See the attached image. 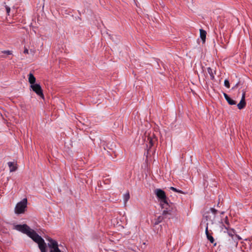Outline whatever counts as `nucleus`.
Returning <instances> with one entry per match:
<instances>
[{"label":"nucleus","instance_id":"f257e3e1","mask_svg":"<svg viewBox=\"0 0 252 252\" xmlns=\"http://www.w3.org/2000/svg\"><path fill=\"white\" fill-rule=\"evenodd\" d=\"M154 193L159 201L161 207L164 209L162 213L164 216L163 219H172L167 216L168 215H173L176 210L174 208V204L172 203H168L169 199L167 197L165 191L160 189H156L154 190Z\"/></svg>","mask_w":252,"mask_h":252},{"label":"nucleus","instance_id":"f03ea898","mask_svg":"<svg viewBox=\"0 0 252 252\" xmlns=\"http://www.w3.org/2000/svg\"><path fill=\"white\" fill-rule=\"evenodd\" d=\"M14 227V229L27 234L35 242L37 243L41 252H46V244L44 240L41 236L37 234L34 230L32 229L27 224L15 225Z\"/></svg>","mask_w":252,"mask_h":252},{"label":"nucleus","instance_id":"7ed1b4c3","mask_svg":"<svg viewBox=\"0 0 252 252\" xmlns=\"http://www.w3.org/2000/svg\"><path fill=\"white\" fill-rule=\"evenodd\" d=\"M204 219L206 220H227L228 219L227 216H224V212H219L214 208H210L208 211L205 212L203 215Z\"/></svg>","mask_w":252,"mask_h":252},{"label":"nucleus","instance_id":"20e7f679","mask_svg":"<svg viewBox=\"0 0 252 252\" xmlns=\"http://www.w3.org/2000/svg\"><path fill=\"white\" fill-rule=\"evenodd\" d=\"M27 199H23L22 201L18 202L15 208V212L17 214H22L24 213L27 208Z\"/></svg>","mask_w":252,"mask_h":252},{"label":"nucleus","instance_id":"39448f33","mask_svg":"<svg viewBox=\"0 0 252 252\" xmlns=\"http://www.w3.org/2000/svg\"><path fill=\"white\" fill-rule=\"evenodd\" d=\"M49 242L48 245V247L51 249L50 251L59 250V245L58 242L51 238H48L46 239Z\"/></svg>","mask_w":252,"mask_h":252},{"label":"nucleus","instance_id":"423d86ee","mask_svg":"<svg viewBox=\"0 0 252 252\" xmlns=\"http://www.w3.org/2000/svg\"><path fill=\"white\" fill-rule=\"evenodd\" d=\"M31 88L38 95L41 96L42 98L44 97L42 90L39 84H35L31 86Z\"/></svg>","mask_w":252,"mask_h":252},{"label":"nucleus","instance_id":"0eeeda50","mask_svg":"<svg viewBox=\"0 0 252 252\" xmlns=\"http://www.w3.org/2000/svg\"><path fill=\"white\" fill-rule=\"evenodd\" d=\"M243 93L242 95V98L240 101V102L237 104L238 108L240 110L244 108L246 106V102H245V94L246 92L243 90L242 91Z\"/></svg>","mask_w":252,"mask_h":252},{"label":"nucleus","instance_id":"6e6552de","mask_svg":"<svg viewBox=\"0 0 252 252\" xmlns=\"http://www.w3.org/2000/svg\"><path fill=\"white\" fill-rule=\"evenodd\" d=\"M157 139L154 135L148 137V144L147 145V146H149V148H151L154 145V144L157 141Z\"/></svg>","mask_w":252,"mask_h":252},{"label":"nucleus","instance_id":"1a4fd4ad","mask_svg":"<svg viewBox=\"0 0 252 252\" xmlns=\"http://www.w3.org/2000/svg\"><path fill=\"white\" fill-rule=\"evenodd\" d=\"M8 165L10 172L15 171L17 169L16 164L14 162H8Z\"/></svg>","mask_w":252,"mask_h":252},{"label":"nucleus","instance_id":"9d476101","mask_svg":"<svg viewBox=\"0 0 252 252\" xmlns=\"http://www.w3.org/2000/svg\"><path fill=\"white\" fill-rule=\"evenodd\" d=\"M28 80L29 83L31 84V86L35 84V82L36 79L32 73L29 74Z\"/></svg>","mask_w":252,"mask_h":252},{"label":"nucleus","instance_id":"9b49d317","mask_svg":"<svg viewBox=\"0 0 252 252\" xmlns=\"http://www.w3.org/2000/svg\"><path fill=\"white\" fill-rule=\"evenodd\" d=\"M200 37L201 40H202L203 42H205V39H206V32L203 30V29H200Z\"/></svg>","mask_w":252,"mask_h":252},{"label":"nucleus","instance_id":"f8f14e48","mask_svg":"<svg viewBox=\"0 0 252 252\" xmlns=\"http://www.w3.org/2000/svg\"><path fill=\"white\" fill-rule=\"evenodd\" d=\"M207 71H208V73L209 74V75H210L211 80L214 79V78H215L214 74H215L216 71H214L213 70V69L210 67L207 68Z\"/></svg>","mask_w":252,"mask_h":252},{"label":"nucleus","instance_id":"ddd939ff","mask_svg":"<svg viewBox=\"0 0 252 252\" xmlns=\"http://www.w3.org/2000/svg\"><path fill=\"white\" fill-rule=\"evenodd\" d=\"M130 198V194L128 191L126 192L123 195V200L125 205L126 204V202Z\"/></svg>","mask_w":252,"mask_h":252},{"label":"nucleus","instance_id":"4468645a","mask_svg":"<svg viewBox=\"0 0 252 252\" xmlns=\"http://www.w3.org/2000/svg\"><path fill=\"white\" fill-rule=\"evenodd\" d=\"M226 100L227 101V102L229 103V104L230 105H235L236 104V102L233 100L232 99H231L229 96L228 97V98H227Z\"/></svg>","mask_w":252,"mask_h":252},{"label":"nucleus","instance_id":"2eb2a0df","mask_svg":"<svg viewBox=\"0 0 252 252\" xmlns=\"http://www.w3.org/2000/svg\"><path fill=\"white\" fill-rule=\"evenodd\" d=\"M224 85L225 87H226L227 88H230V84H229V81L228 80L225 79L224 80Z\"/></svg>","mask_w":252,"mask_h":252},{"label":"nucleus","instance_id":"dca6fc26","mask_svg":"<svg viewBox=\"0 0 252 252\" xmlns=\"http://www.w3.org/2000/svg\"><path fill=\"white\" fill-rule=\"evenodd\" d=\"M207 237L208 239L210 241L211 243H213L214 242V238L211 235H209L207 236Z\"/></svg>","mask_w":252,"mask_h":252},{"label":"nucleus","instance_id":"f3484780","mask_svg":"<svg viewBox=\"0 0 252 252\" xmlns=\"http://www.w3.org/2000/svg\"><path fill=\"white\" fill-rule=\"evenodd\" d=\"M208 224L207 223L206 227V229H205V233H206L207 236L210 235L209 231H208Z\"/></svg>","mask_w":252,"mask_h":252},{"label":"nucleus","instance_id":"a211bd4d","mask_svg":"<svg viewBox=\"0 0 252 252\" xmlns=\"http://www.w3.org/2000/svg\"><path fill=\"white\" fill-rule=\"evenodd\" d=\"M234 233H235V232H234L233 229L232 230V231L228 232L229 235H230V236H231L232 237L234 235Z\"/></svg>","mask_w":252,"mask_h":252},{"label":"nucleus","instance_id":"6ab92c4d","mask_svg":"<svg viewBox=\"0 0 252 252\" xmlns=\"http://www.w3.org/2000/svg\"><path fill=\"white\" fill-rule=\"evenodd\" d=\"M6 12L8 14H9V13L10 12V8L7 6H6Z\"/></svg>","mask_w":252,"mask_h":252},{"label":"nucleus","instance_id":"aec40b11","mask_svg":"<svg viewBox=\"0 0 252 252\" xmlns=\"http://www.w3.org/2000/svg\"><path fill=\"white\" fill-rule=\"evenodd\" d=\"M24 53L26 54H28L29 53V50L27 48H25L24 51Z\"/></svg>","mask_w":252,"mask_h":252},{"label":"nucleus","instance_id":"412c9836","mask_svg":"<svg viewBox=\"0 0 252 252\" xmlns=\"http://www.w3.org/2000/svg\"><path fill=\"white\" fill-rule=\"evenodd\" d=\"M170 189L171 190H173V191H175H175H177V189H176V188H174V187H171L170 188Z\"/></svg>","mask_w":252,"mask_h":252},{"label":"nucleus","instance_id":"4be33fe9","mask_svg":"<svg viewBox=\"0 0 252 252\" xmlns=\"http://www.w3.org/2000/svg\"><path fill=\"white\" fill-rule=\"evenodd\" d=\"M3 53L4 54H8V55H10V54H11V52L10 51H5L3 52Z\"/></svg>","mask_w":252,"mask_h":252},{"label":"nucleus","instance_id":"5701e85b","mask_svg":"<svg viewBox=\"0 0 252 252\" xmlns=\"http://www.w3.org/2000/svg\"><path fill=\"white\" fill-rule=\"evenodd\" d=\"M223 95L225 99H226L229 97V96L225 93H223Z\"/></svg>","mask_w":252,"mask_h":252},{"label":"nucleus","instance_id":"b1692460","mask_svg":"<svg viewBox=\"0 0 252 252\" xmlns=\"http://www.w3.org/2000/svg\"><path fill=\"white\" fill-rule=\"evenodd\" d=\"M238 84H239V83H237V84H236L235 85V86L233 87H232V89L233 90V89H235V88H237Z\"/></svg>","mask_w":252,"mask_h":252},{"label":"nucleus","instance_id":"393cba45","mask_svg":"<svg viewBox=\"0 0 252 252\" xmlns=\"http://www.w3.org/2000/svg\"><path fill=\"white\" fill-rule=\"evenodd\" d=\"M175 192H178V193H183V191H182L181 190L178 189H177V191H175Z\"/></svg>","mask_w":252,"mask_h":252},{"label":"nucleus","instance_id":"a878e982","mask_svg":"<svg viewBox=\"0 0 252 252\" xmlns=\"http://www.w3.org/2000/svg\"><path fill=\"white\" fill-rule=\"evenodd\" d=\"M50 252H61V250L54 251H50Z\"/></svg>","mask_w":252,"mask_h":252},{"label":"nucleus","instance_id":"bb28decb","mask_svg":"<svg viewBox=\"0 0 252 252\" xmlns=\"http://www.w3.org/2000/svg\"><path fill=\"white\" fill-rule=\"evenodd\" d=\"M30 52H31V53H32V55H33V54H34V51L31 50V51H30Z\"/></svg>","mask_w":252,"mask_h":252},{"label":"nucleus","instance_id":"cd10ccee","mask_svg":"<svg viewBox=\"0 0 252 252\" xmlns=\"http://www.w3.org/2000/svg\"><path fill=\"white\" fill-rule=\"evenodd\" d=\"M225 222L227 226L229 225V221H225Z\"/></svg>","mask_w":252,"mask_h":252},{"label":"nucleus","instance_id":"c85d7f7f","mask_svg":"<svg viewBox=\"0 0 252 252\" xmlns=\"http://www.w3.org/2000/svg\"><path fill=\"white\" fill-rule=\"evenodd\" d=\"M160 221H156L155 223V225H158V222H159Z\"/></svg>","mask_w":252,"mask_h":252},{"label":"nucleus","instance_id":"c756f323","mask_svg":"<svg viewBox=\"0 0 252 252\" xmlns=\"http://www.w3.org/2000/svg\"><path fill=\"white\" fill-rule=\"evenodd\" d=\"M237 237V236H236ZM238 239H240V238L238 236Z\"/></svg>","mask_w":252,"mask_h":252}]
</instances>
